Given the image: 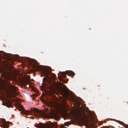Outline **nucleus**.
I'll return each instance as SVG.
<instances>
[{"mask_svg": "<svg viewBox=\"0 0 128 128\" xmlns=\"http://www.w3.org/2000/svg\"><path fill=\"white\" fill-rule=\"evenodd\" d=\"M0 73H2L4 78L6 79H8L12 74V71L10 70H8L6 68H4L2 66L0 65Z\"/></svg>", "mask_w": 128, "mask_h": 128, "instance_id": "1", "label": "nucleus"}, {"mask_svg": "<svg viewBox=\"0 0 128 128\" xmlns=\"http://www.w3.org/2000/svg\"><path fill=\"white\" fill-rule=\"evenodd\" d=\"M59 84L56 82H52L51 81H49L47 85V87L49 89L51 93L55 92L57 89Z\"/></svg>", "mask_w": 128, "mask_h": 128, "instance_id": "2", "label": "nucleus"}, {"mask_svg": "<svg viewBox=\"0 0 128 128\" xmlns=\"http://www.w3.org/2000/svg\"><path fill=\"white\" fill-rule=\"evenodd\" d=\"M57 124L56 122H51L49 124H42L40 126V128H55L57 126Z\"/></svg>", "mask_w": 128, "mask_h": 128, "instance_id": "3", "label": "nucleus"}, {"mask_svg": "<svg viewBox=\"0 0 128 128\" xmlns=\"http://www.w3.org/2000/svg\"><path fill=\"white\" fill-rule=\"evenodd\" d=\"M42 72L46 76L47 78H49L48 77L51 74L53 77L54 78L55 77V74L52 73L51 71H50L48 69L46 68H43L42 69Z\"/></svg>", "mask_w": 128, "mask_h": 128, "instance_id": "4", "label": "nucleus"}, {"mask_svg": "<svg viewBox=\"0 0 128 128\" xmlns=\"http://www.w3.org/2000/svg\"><path fill=\"white\" fill-rule=\"evenodd\" d=\"M18 110L19 111H22V112H20V113L22 114H24L25 115H27V114H29L30 111L28 110H26V111H24V110L22 106L20 104H18V105L17 108Z\"/></svg>", "mask_w": 128, "mask_h": 128, "instance_id": "5", "label": "nucleus"}, {"mask_svg": "<svg viewBox=\"0 0 128 128\" xmlns=\"http://www.w3.org/2000/svg\"><path fill=\"white\" fill-rule=\"evenodd\" d=\"M8 91L10 94H14V92L17 91V88L14 86L10 85L8 86Z\"/></svg>", "mask_w": 128, "mask_h": 128, "instance_id": "6", "label": "nucleus"}, {"mask_svg": "<svg viewBox=\"0 0 128 128\" xmlns=\"http://www.w3.org/2000/svg\"><path fill=\"white\" fill-rule=\"evenodd\" d=\"M61 74L62 76H63L64 78H65L66 77V74H67L68 76H74V73L71 70L66 71V72H62Z\"/></svg>", "mask_w": 128, "mask_h": 128, "instance_id": "7", "label": "nucleus"}, {"mask_svg": "<svg viewBox=\"0 0 128 128\" xmlns=\"http://www.w3.org/2000/svg\"><path fill=\"white\" fill-rule=\"evenodd\" d=\"M1 121L2 123V127L4 128H8L9 126L6 120L4 119H2Z\"/></svg>", "mask_w": 128, "mask_h": 128, "instance_id": "8", "label": "nucleus"}, {"mask_svg": "<svg viewBox=\"0 0 128 128\" xmlns=\"http://www.w3.org/2000/svg\"><path fill=\"white\" fill-rule=\"evenodd\" d=\"M51 115L53 118H55L56 120L58 121L59 119V114L57 113L54 112L52 113Z\"/></svg>", "mask_w": 128, "mask_h": 128, "instance_id": "9", "label": "nucleus"}, {"mask_svg": "<svg viewBox=\"0 0 128 128\" xmlns=\"http://www.w3.org/2000/svg\"><path fill=\"white\" fill-rule=\"evenodd\" d=\"M5 106L8 108L11 107V102L10 100H8L6 103Z\"/></svg>", "mask_w": 128, "mask_h": 128, "instance_id": "10", "label": "nucleus"}, {"mask_svg": "<svg viewBox=\"0 0 128 128\" xmlns=\"http://www.w3.org/2000/svg\"><path fill=\"white\" fill-rule=\"evenodd\" d=\"M34 112H36V113L39 114H41L42 112H41L38 109H37L35 108H34Z\"/></svg>", "mask_w": 128, "mask_h": 128, "instance_id": "11", "label": "nucleus"}, {"mask_svg": "<svg viewBox=\"0 0 128 128\" xmlns=\"http://www.w3.org/2000/svg\"><path fill=\"white\" fill-rule=\"evenodd\" d=\"M34 60H32V59H30V60H28V61L29 62V63L30 64H31L32 63H34Z\"/></svg>", "mask_w": 128, "mask_h": 128, "instance_id": "12", "label": "nucleus"}, {"mask_svg": "<svg viewBox=\"0 0 128 128\" xmlns=\"http://www.w3.org/2000/svg\"><path fill=\"white\" fill-rule=\"evenodd\" d=\"M59 80L60 81H61L62 82H64L65 81L63 79H62V78L61 77H60L59 78Z\"/></svg>", "mask_w": 128, "mask_h": 128, "instance_id": "13", "label": "nucleus"}, {"mask_svg": "<svg viewBox=\"0 0 128 128\" xmlns=\"http://www.w3.org/2000/svg\"><path fill=\"white\" fill-rule=\"evenodd\" d=\"M29 83V82L28 81L26 82L25 81L24 82V84L25 85H27Z\"/></svg>", "mask_w": 128, "mask_h": 128, "instance_id": "14", "label": "nucleus"}, {"mask_svg": "<svg viewBox=\"0 0 128 128\" xmlns=\"http://www.w3.org/2000/svg\"><path fill=\"white\" fill-rule=\"evenodd\" d=\"M33 98H32L33 99H34V97L36 96H37V95L36 94H33Z\"/></svg>", "mask_w": 128, "mask_h": 128, "instance_id": "15", "label": "nucleus"}, {"mask_svg": "<svg viewBox=\"0 0 128 128\" xmlns=\"http://www.w3.org/2000/svg\"><path fill=\"white\" fill-rule=\"evenodd\" d=\"M68 92H64V94L65 95H67L68 94Z\"/></svg>", "mask_w": 128, "mask_h": 128, "instance_id": "16", "label": "nucleus"}, {"mask_svg": "<svg viewBox=\"0 0 128 128\" xmlns=\"http://www.w3.org/2000/svg\"><path fill=\"white\" fill-rule=\"evenodd\" d=\"M108 128V127L107 126H105L103 128Z\"/></svg>", "mask_w": 128, "mask_h": 128, "instance_id": "17", "label": "nucleus"}, {"mask_svg": "<svg viewBox=\"0 0 128 128\" xmlns=\"http://www.w3.org/2000/svg\"><path fill=\"white\" fill-rule=\"evenodd\" d=\"M123 123H123V122H120V124H123Z\"/></svg>", "mask_w": 128, "mask_h": 128, "instance_id": "18", "label": "nucleus"}, {"mask_svg": "<svg viewBox=\"0 0 128 128\" xmlns=\"http://www.w3.org/2000/svg\"><path fill=\"white\" fill-rule=\"evenodd\" d=\"M63 128H67L66 127H64Z\"/></svg>", "mask_w": 128, "mask_h": 128, "instance_id": "19", "label": "nucleus"}, {"mask_svg": "<svg viewBox=\"0 0 128 128\" xmlns=\"http://www.w3.org/2000/svg\"><path fill=\"white\" fill-rule=\"evenodd\" d=\"M62 84H62V83H61V85H62Z\"/></svg>", "mask_w": 128, "mask_h": 128, "instance_id": "20", "label": "nucleus"}, {"mask_svg": "<svg viewBox=\"0 0 128 128\" xmlns=\"http://www.w3.org/2000/svg\"><path fill=\"white\" fill-rule=\"evenodd\" d=\"M127 128H128V126H127Z\"/></svg>", "mask_w": 128, "mask_h": 128, "instance_id": "21", "label": "nucleus"}, {"mask_svg": "<svg viewBox=\"0 0 128 128\" xmlns=\"http://www.w3.org/2000/svg\"><path fill=\"white\" fill-rule=\"evenodd\" d=\"M44 86V87L45 88V85Z\"/></svg>", "mask_w": 128, "mask_h": 128, "instance_id": "22", "label": "nucleus"}]
</instances>
